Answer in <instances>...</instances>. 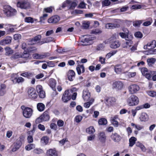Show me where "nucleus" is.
<instances>
[{"label":"nucleus","instance_id":"nucleus-3","mask_svg":"<svg viewBox=\"0 0 156 156\" xmlns=\"http://www.w3.org/2000/svg\"><path fill=\"white\" fill-rule=\"evenodd\" d=\"M23 108H24V106H22L21 108L22 109L23 111V116L26 118H30L32 116L33 113L32 109L30 108L26 107L23 109Z\"/></svg>","mask_w":156,"mask_h":156},{"label":"nucleus","instance_id":"nucleus-35","mask_svg":"<svg viewBox=\"0 0 156 156\" xmlns=\"http://www.w3.org/2000/svg\"><path fill=\"white\" fill-rule=\"evenodd\" d=\"M4 11L6 14L7 16H9L10 15V6L5 5L4 6Z\"/></svg>","mask_w":156,"mask_h":156},{"label":"nucleus","instance_id":"nucleus-37","mask_svg":"<svg viewBox=\"0 0 156 156\" xmlns=\"http://www.w3.org/2000/svg\"><path fill=\"white\" fill-rule=\"evenodd\" d=\"M86 131L87 133L89 134H92L94 133L95 131V129L93 126H90L86 129Z\"/></svg>","mask_w":156,"mask_h":156},{"label":"nucleus","instance_id":"nucleus-39","mask_svg":"<svg viewBox=\"0 0 156 156\" xmlns=\"http://www.w3.org/2000/svg\"><path fill=\"white\" fill-rule=\"evenodd\" d=\"M133 44V42L132 41H127L126 42L123 43L122 46L123 48H127L128 47H130Z\"/></svg>","mask_w":156,"mask_h":156},{"label":"nucleus","instance_id":"nucleus-42","mask_svg":"<svg viewBox=\"0 0 156 156\" xmlns=\"http://www.w3.org/2000/svg\"><path fill=\"white\" fill-rule=\"evenodd\" d=\"M117 52V50H115L111 51L110 52L107 54L106 55V58L108 59L110 58L112 56L115 54Z\"/></svg>","mask_w":156,"mask_h":156},{"label":"nucleus","instance_id":"nucleus-12","mask_svg":"<svg viewBox=\"0 0 156 156\" xmlns=\"http://www.w3.org/2000/svg\"><path fill=\"white\" fill-rule=\"evenodd\" d=\"M49 55L50 54L49 53H45L42 55L35 53L33 55V57L34 59H40L44 58Z\"/></svg>","mask_w":156,"mask_h":156},{"label":"nucleus","instance_id":"nucleus-16","mask_svg":"<svg viewBox=\"0 0 156 156\" xmlns=\"http://www.w3.org/2000/svg\"><path fill=\"white\" fill-rule=\"evenodd\" d=\"M111 139L115 142H118L121 139L120 136L117 133H112L111 136Z\"/></svg>","mask_w":156,"mask_h":156},{"label":"nucleus","instance_id":"nucleus-47","mask_svg":"<svg viewBox=\"0 0 156 156\" xmlns=\"http://www.w3.org/2000/svg\"><path fill=\"white\" fill-rule=\"evenodd\" d=\"M35 145L33 144H29L25 147V149L27 151H30L34 148Z\"/></svg>","mask_w":156,"mask_h":156},{"label":"nucleus","instance_id":"nucleus-6","mask_svg":"<svg viewBox=\"0 0 156 156\" xmlns=\"http://www.w3.org/2000/svg\"><path fill=\"white\" fill-rule=\"evenodd\" d=\"M91 40L92 39L90 37V36L84 35L81 41V44L83 46L90 45Z\"/></svg>","mask_w":156,"mask_h":156},{"label":"nucleus","instance_id":"nucleus-15","mask_svg":"<svg viewBox=\"0 0 156 156\" xmlns=\"http://www.w3.org/2000/svg\"><path fill=\"white\" fill-rule=\"evenodd\" d=\"M42 120L44 121H47L49 120L50 116L48 110H46L41 115Z\"/></svg>","mask_w":156,"mask_h":156},{"label":"nucleus","instance_id":"nucleus-56","mask_svg":"<svg viewBox=\"0 0 156 156\" xmlns=\"http://www.w3.org/2000/svg\"><path fill=\"white\" fill-rule=\"evenodd\" d=\"M30 55L29 53H27L26 51L24 52L21 55V57L23 58H27L29 57Z\"/></svg>","mask_w":156,"mask_h":156},{"label":"nucleus","instance_id":"nucleus-20","mask_svg":"<svg viewBox=\"0 0 156 156\" xmlns=\"http://www.w3.org/2000/svg\"><path fill=\"white\" fill-rule=\"evenodd\" d=\"M76 70L79 75L84 73L85 71V67L83 65H78L76 67Z\"/></svg>","mask_w":156,"mask_h":156},{"label":"nucleus","instance_id":"nucleus-7","mask_svg":"<svg viewBox=\"0 0 156 156\" xmlns=\"http://www.w3.org/2000/svg\"><path fill=\"white\" fill-rule=\"evenodd\" d=\"M27 93L28 97L30 98L35 99L37 97V94L35 89L33 87L30 88L28 90Z\"/></svg>","mask_w":156,"mask_h":156},{"label":"nucleus","instance_id":"nucleus-44","mask_svg":"<svg viewBox=\"0 0 156 156\" xmlns=\"http://www.w3.org/2000/svg\"><path fill=\"white\" fill-rule=\"evenodd\" d=\"M20 76L24 77H32L33 76V74L30 72H26L22 73L20 74Z\"/></svg>","mask_w":156,"mask_h":156},{"label":"nucleus","instance_id":"nucleus-21","mask_svg":"<svg viewBox=\"0 0 156 156\" xmlns=\"http://www.w3.org/2000/svg\"><path fill=\"white\" fill-rule=\"evenodd\" d=\"M56 81L54 79H50L48 83L49 86L52 88L53 90L55 91V86Z\"/></svg>","mask_w":156,"mask_h":156},{"label":"nucleus","instance_id":"nucleus-13","mask_svg":"<svg viewBox=\"0 0 156 156\" xmlns=\"http://www.w3.org/2000/svg\"><path fill=\"white\" fill-rule=\"evenodd\" d=\"M60 19V18L59 16H55L49 19L48 20V22L49 23H55L58 22Z\"/></svg>","mask_w":156,"mask_h":156},{"label":"nucleus","instance_id":"nucleus-57","mask_svg":"<svg viewBox=\"0 0 156 156\" xmlns=\"http://www.w3.org/2000/svg\"><path fill=\"white\" fill-rule=\"evenodd\" d=\"M39 97L41 98H44L45 97V91L43 90L38 93Z\"/></svg>","mask_w":156,"mask_h":156},{"label":"nucleus","instance_id":"nucleus-2","mask_svg":"<svg viewBox=\"0 0 156 156\" xmlns=\"http://www.w3.org/2000/svg\"><path fill=\"white\" fill-rule=\"evenodd\" d=\"M116 34H113L111 37L110 40V47L112 48H116L119 47L120 43L115 39Z\"/></svg>","mask_w":156,"mask_h":156},{"label":"nucleus","instance_id":"nucleus-64","mask_svg":"<svg viewBox=\"0 0 156 156\" xmlns=\"http://www.w3.org/2000/svg\"><path fill=\"white\" fill-rule=\"evenodd\" d=\"M82 117L80 116H77L75 118V120L76 122H79L81 121L82 119Z\"/></svg>","mask_w":156,"mask_h":156},{"label":"nucleus","instance_id":"nucleus-25","mask_svg":"<svg viewBox=\"0 0 156 156\" xmlns=\"http://www.w3.org/2000/svg\"><path fill=\"white\" fill-rule=\"evenodd\" d=\"M24 81V79L21 77H19L18 78L16 77L12 80V81L14 83H22Z\"/></svg>","mask_w":156,"mask_h":156},{"label":"nucleus","instance_id":"nucleus-8","mask_svg":"<svg viewBox=\"0 0 156 156\" xmlns=\"http://www.w3.org/2000/svg\"><path fill=\"white\" fill-rule=\"evenodd\" d=\"M129 92L131 94H133L137 92L140 90L138 86L136 84L131 85L128 87Z\"/></svg>","mask_w":156,"mask_h":156},{"label":"nucleus","instance_id":"nucleus-32","mask_svg":"<svg viewBox=\"0 0 156 156\" xmlns=\"http://www.w3.org/2000/svg\"><path fill=\"white\" fill-rule=\"evenodd\" d=\"M136 138L134 137H131L129 140V146L132 147L135 144V142L136 140Z\"/></svg>","mask_w":156,"mask_h":156},{"label":"nucleus","instance_id":"nucleus-36","mask_svg":"<svg viewBox=\"0 0 156 156\" xmlns=\"http://www.w3.org/2000/svg\"><path fill=\"white\" fill-rule=\"evenodd\" d=\"M94 101V99L91 98L89 101L86 102L84 103V106L86 108H89L90 106L92 104Z\"/></svg>","mask_w":156,"mask_h":156},{"label":"nucleus","instance_id":"nucleus-11","mask_svg":"<svg viewBox=\"0 0 156 156\" xmlns=\"http://www.w3.org/2000/svg\"><path fill=\"white\" fill-rule=\"evenodd\" d=\"M58 153L55 149H50L46 152V156H58Z\"/></svg>","mask_w":156,"mask_h":156},{"label":"nucleus","instance_id":"nucleus-46","mask_svg":"<svg viewBox=\"0 0 156 156\" xmlns=\"http://www.w3.org/2000/svg\"><path fill=\"white\" fill-rule=\"evenodd\" d=\"M107 120L105 118H101L100 119L98 122V123L100 125H105L107 123Z\"/></svg>","mask_w":156,"mask_h":156},{"label":"nucleus","instance_id":"nucleus-4","mask_svg":"<svg viewBox=\"0 0 156 156\" xmlns=\"http://www.w3.org/2000/svg\"><path fill=\"white\" fill-rule=\"evenodd\" d=\"M72 95L71 91L66 90L63 94L62 99L64 102H67L71 98Z\"/></svg>","mask_w":156,"mask_h":156},{"label":"nucleus","instance_id":"nucleus-62","mask_svg":"<svg viewBox=\"0 0 156 156\" xmlns=\"http://www.w3.org/2000/svg\"><path fill=\"white\" fill-rule=\"evenodd\" d=\"M92 33L93 34H96L101 33V31L99 29H96L93 30L92 31Z\"/></svg>","mask_w":156,"mask_h":156},{"label":"nucleus","instance_id":"nucleus-45","mask_svg":"<svg viewBox=\"0 0 156 156\" xmlns=\"http://www.w3.org/2000/svg\"><path fill=\"white\" fill-rule=\"evenodd\" d=\"M33 152L35 154H40L44 152L43 150L40 148H37L33 150Z\"/></svg>","mask_w":156,"mask_h":156},{"label":"nucleus","instance_id":"nucleus-51","mask_svg":"<svg viewBox=\"0 0 156 156\" xmlns=\"http://www.w3.org/2000/svg\"><path fill=\"white\" fill-rule=\"evenodd\" d=\"M143 21L141 20H136L133 22V25L135 27H139L142 23Z\"/></svg>","mask_w":156,"mask_h":156},{"label":"nucleus","instance_id":"nucleus-10","mask_svg":"<svg viewBox=\"0 0 156 156\" xmlns=\"http://www.w3.org/2000/svg\"><path fill=\"white\" fill-rule=\"evenodd\" d=\"M22 142L20 140H17L12 145V151L14 152L19 149L21 145Z\"/></svg>","mask_w":156,"mask_h":156},{"label":"nucleus","instance_id":"nucleus-34","mask_svg":"<svg viewBox=\"0 0 156 156\" xmlns=\"http://www.w3.org/2000/svg\"><path fill=\"white\" fill-rule=\"evenodd\" d=\"M49 138L48 137L44 136L42 137L41 139V143L44 145H47L48 143Z\"/></svg>","mask_w":156,"mask_h":156},{"label":"nucleus","instance_id":"nucleus-48","mask_svg":"<svg viewBox=\"0 0 156 156\" xmlns=\"http://www.w3.org/2000/svg\"><path fill=\"white\" fill-rule=\"evenodd\" d=\"M136 145L138 147H140L142 151H145L146 149L144 146L142 144L139 142H137L136 144Z\"/></svg>","mask_w":156,"mask_h":156},{"label":"nucleus","instance_id":"nucleus-40","mask_svg":"<svg viewBox=\"0 0 156 156\" xmlns=\"http://www.w3.org/2000/svg\"><path fill=\"white\" fill-rule=\"evenodd\" d=\"M37 19L34 20L33 18L31 17H26L25 18V21L28 23H33L34 21H37Z\"/></svg>","mask_w":156,"mask_h":156},{"label":"nucleus","instance_id":"nucleus-58","mask_svg":"<svg viewBox=\"0 0 156 156\" xmlns=\"http://www.w3.org/2000/svg\"><path fill=\"white\" fill-rule=\"evenodd\" d=\"M147 94L149 96L154 97L156 96V92L154 91H149L147 92Z\"/></svg>","mask_w":156,"mask_h":156},{"label":"nucleus","instance_id":"nucleus-24","mask_svg":"<svg viewBox=\"0 0 156 156\" xmlns=\"http://www.w3.org/2000/svg\"><path fill=\"white\" fill-rule=\"evenodd\" d=\"M119 27V25L117 24L107 23L105 25L106 28L108 29H113L116 28H118Z\"/></svg>","mask_w":156,"mask_h":156},{"label":"nucleus","instance_id":"nucleus-33","mask_svg":"<svg viewBox=\"0 0 156 156\" xmlns=\"http://www.w3.org/2000/svg\"><path fill=\"white\" fill-rule=\"evenodd\" d=\"M37 109L40 112H42L45 109L44 105L41 103H38L37 105Z\"/></svg>","mask_w":156,"mask_h":156},{"label":"nucleus","instance_id":"nucleus-53","mask_svg":"<svg viewBox=\"0 0 156 156\" xmlns=\"http://www.w3.org/2000/svg\"><path fill=\"white\" fill-rule=\"evenodd\" d=\"M133 36L131 34H128L126 35L125 39L127 41H132L133 38Z\"/></svg>","mask_w":156,"mask_h":156},{"label":"nucleus","instance_id":"nucleus-52","mask_svg":"<svg viewBox=\"0 0 156 156\" xmlns=\"http://www.w3.org/2000/svg\"><path fill=\"white\" fill-rule=\"evenodd\" d=\"M131 125L132 126L138 130H140L142 128V127L140 125L136 124L133 123H131Z\"/></svg>","mask_w":156,"mask_h":156},{"label":"nucleus","instance_id":"nucleus-23","mask_svg":"<svg viewBox=\"0 0 156 156\" xmlns=\"http://www.w3.org/2000/svg\"><path fill=\"white\" fill-rule=\"evenodd\" d=\"M75 72L73 70H70L68 74V77L69 80L72 81L75 77Z\"/></svg>","mask_w":156,"mask_h":156},{"label":"nucleus","instance_id":"nucleus-30","mask_svg":"<svg viewBox=\"0 0 156 156\" xmlns=\"http://www.w3.org/2000/svg\"><path fill=\"white\" fill-rule=\"evenodd\" d=\"M105 100L108 105H112L115 101V99L113 97H111L108 98H106Z\"/></svg>","mask_w":156,"mask_h":156},{"label":"nucleus","instance_id":"nucleus-59","mask_svg":"<svg viewBox=\"0 0 156 156\" xmlns=\"http://www.w3.org/2000/svg\"><path fill=\"white\" fill-rule=\"evenodd\" d=\"M36 90L38 93L43 90L42 86L41 85H38L36 87Z\"/></svg>","mask_w":156,"mask_h":156},{"label":"nucleus","instance_id":"nucleus-54","mask_svg":"<svg viewBox=\"0 0 156 156\" xmlns=\"http://www.w3.org/2000/svg\"><path fill=\"white\" fill-rule=\"evenodd\" d=\"M16 13V10L10 6V16L15 15Z\"/></svg>","mask_w":156,"mask_h":156},{"label":"nucleus","instance_id":"nucleus-17","mask_svg":"<svg viewBox=\"0 0 156 156\" xmlns=\"http://www.w3.org/2000/svg\"><path fill=\"white\" fill-rule=\"evenodd\" d=\"M41 35H38L31 40L30 44H34L37 42L41 44V43H40V41H39L41 39Z\"/></svg>","mask_w":156,"mask_h":156},{"label":"nucleus","instance_id":"nucleus-29","mask_svg":"<svg viewBox=\"0 0 156 156\" xmlns=\"http://www.w3.org/2000/svg\"><path fill=\"white\" fill-rule=\"evenodd\" d=\"M77 4L75 2H72L70 0V4L68 7V9L69 10H73L77 6Z\"/></svg>","mask_w":156,"mask_h":156},{"label":"nucleus","instance_id":"nucleus-22","mask_svg":"<svg viewBox=\"0 0 156 156\" xmlns=\"http://www.w3.org/2000/svg\"><path fill=\"white\" fill-rule=\"evenodd\" d=\"M98 138L100 142L102 143L105 142L106 140V136L104 132H100L98 134Z\"/></svg>","mask_w":156,"mask_h":156},{"label":"nucleus","instance_id":"nucleus-19","mask_svg":"<svg viewBox=\"0 0 156 156\" xmlns=\"http://www.w3.org/2000/svg\"><path fill=\"white\" fill-rule=\"evenodd\" d=\"M90 97V93L87 90H84L83 91L82 97L85 101H88Z\"/></svg>","mask_w":156,"mask_h":156},{"label":"nucleus","instance_id":"nucleus-28","mask_svg":"<svg viewBox=\"0 0 156 156\" xmlns=\"http://www.w3.org/2000/svg\"><path fill=\"white\" fill-rule=\"evenodd\" d=\"M140 119L141 121H145L148 120V116L146 113H143L141 115Z\"/></svg>","mask_w":156,"mask_h":156},{"label":"nucleus","instance_id":"nucleus-50","mask_svg":"<svg viewBox=\"0 0 156 156\" xmlns=\"http://www.w3.org/2000/svg\"><path fill=\"white\" fill-rule=\"evenodd\" d=\"M102 7H104L110 5L111 2L109 0H105L102 2Z\"/></svg>","mask_w":156,"mask_h":156},{"label":"nucleus","instance_id":"nucleus-60","mask_svg":"<svg viewBox=\"0 0 156 156\" xmlns=\"http://www.w3.org/2000/svg\"><path fill=\"white\" fill-rule=\"evenodd\" d=\"M21 35L19 34H16L13 36V38L15 40H19L21 38Z\"/></svg>","mask_w":156,"mask_h":156},{"label":"nucleus","instance_id":"nucleus-43","mask_svg":"<svg viewBox=\"0 0 156 156\" xmlns=\"http://www.w3.org/2000/svg\"><path fill=\"white\" fill-rule=\"evenodd\" d=\"M153 20L151 18H149L148 20L143 23V25L145 26H147L150 25L152 23Z\"/></svg>","mask_w":156,"mask_h":156},{"label":"nucleus","instance_id":"nucleus-14","mask_svg":"<svg viewBox=\"0 0 156 156\" xmlns=\"http://www.w3.org/2000/svg\"><path fill=\"white\" fill-rule=\"evenodd\" d=\"M156 46V41L155 40H153L148 43L146 46H144V48L146 47L148 49H151L154 48Z\"/></svg>","mask_w":156,"mask_h":156},{"label":"nucleus","instance_id":"nucleus-41","mask_svg":"<svg viewBox=\"0 0 156 156\" xmlns=\"http://www.w3.org/2000/svg\"><path fill=\"white\" fill-rule=\"evenodd\" d=\"M83 13V11L78 9H76L71 12V14L75 15L82 14Z\"/></svg>","mask_w":156,"mask_h":156},{"label":"nucleus","instance_id":"nucleus-1","mask_svg":"<svg viewBox=\"0 0 156 156\" xmlns=\"http://www.w3.org/2000/svg\"><path fill=\"white\" fill-rule=\"evenodd\" d=\"M127 101L129 106H133L138 104L139 99L136 96L134 95H132L128 98Z\"/></svg>","mask_w":156,"mask_h":156},{"label":"nucleus","instance_id":"nucleus-26","mask_svg":"<svg viewBox=\"0 0 156 156\" xmlns=\"http://www.w3.org/2000/svg\"><path fill=\"white\" fill-rule=\"evenodd\" d=\"M10 43V37H7L5 39L2 40L0 41V44L2 45H5Z\"/></svg>","mask_w":156,"mask_h":156},{"label":"nucleus","instance_id":"nucleus-63","mask_svg":"<svg viewBox=\"0 0 156 156\" xmlns=\"http://www.w3.org/2000/svg\"><path fill=\"white\" fill-rule=\"evenodd\" d=\"M78 8L84 9L86 7V4L83 2H81L79 4Z\"/></svg>","mask_w":156,"mask_h":156},{"label":"nucleus","instance_id":"nucleus-18","mask_svg":"<svg viewBox=\"0 0 156 156\" xmlns=\"http://www.w3.org/2000/svg\"><path fill=\"white\" fill-rule=\"evenodd\" d=\"M141 72L143 75L147 79H149L151 78V74L146 68H143L141 69Z\"/></svg>","mask_w":156,"mask_h":156},{"label":"nucleus","instance_id":"nucleus-61","mask_svg":"<svg viewBox=\"0 0 156 156\" xmlns=\"http://www.w3.org/2000/svg\"><path fill=\"white\" fill-rule=\"evenodd\" d=\"M89 26V23L88 22L84 21L83 23V26L85 29L88 27Z\"/></svg>","mask_w":156,"mask_h":156},{"label":"nucleus","instance_id":"nucleus-38","mask_svg":"<svg viewBox=\"0 0 156 156\" xmlns=\"http://www.w3.org/2000/svg\"><path fill=\"white\" fill-rule=\"evenodd\" d=\"M147 62L148 65L149 66H151L154 63L156 62V59L154 58H148L147 60Z\"/></svg>","mask_w":156,"mask_h":156},{"label":"nucleus","instance_id":"nucleus-55","mask_svg":"<svg viewBox=\"0 0 156 156\" xmlns=\"http://www.w3.org/2000/svg\"><path fill=\"white\" fill-rule=\"evenodd\" d=\"M135 36L138 38H141L143 36L142 33L139 31L136 32L134 34Z\"/></svg>","mask_w":156,"mask_h":156},{"label":"nucleus","instance_id":"nucleus-49","mask_svg":"<svg viewBox=\"0 0 156 156\" xmlns=\"http://www.w3.org/2000/svg\"><path fill=\"white\" fill-rule=\"evenodd\" d=\"M70 0H66L62 4V8H64L65 7H67L68 8L69 5L70 4Z\"/></svg>","mask_w":156,"mask_h":156},{"label":"nucleus","instance_id":"nucleus-27","mask_svg":"<svg viewBox=\"0 0 156 156\" xmlns=\"http://www.w3.org/2000/svg\"><path fill=\"white\" fill-rule=\"evenodd\" d=\"M123 70V68L121 65H116L115 67V71L118 74L121 73Z\"/></svg>","mask_w":156,"mask_h":156},{"label":"nucleus","instance_id":"nucleus-9","mask_svg":"<svg viewBox=\"0 0 156 156\" xmlns=\"http://www.w3.org/2000/svg\"><path fill=\"white\" fill-rule=\"evenodd\" d=\"M123 86V84L120 81H115L112 84V87L113 88L118 90L122 89Z\"/></svg>","mask_w":156,"mask_h":156},{"label":"nucleus","instance_id":"nucleus-5","mask_svg":"<svg viewBox=\"0 0 156 156\" xmlns=\"http://www.w3.org/2000/svg\"><path fill=\"white\" fill-rule=\"evenodd\" d=\"M18 7L21 9H26L30 7V3L27 1H23L20 2H18L17 4Z\"/></svg>","mask_w":156,"mask_h":156},{"label":"nucleus","instance_id":"nucleus-31","mask_svg":"<svg viewBox=\"0 0 156 156\" xmlns=\"http://www.w3.org/2000/svg\"><path fill=\"white\" fill-rule=\"evenodd\" d=\"M54 40V38L52 37H48L45 38L42 41L40 42L41 44H42L45 43L49 42H50L53 41Z\"/></svg>","mask_w":156,"mask_h":156}]
</instances>
